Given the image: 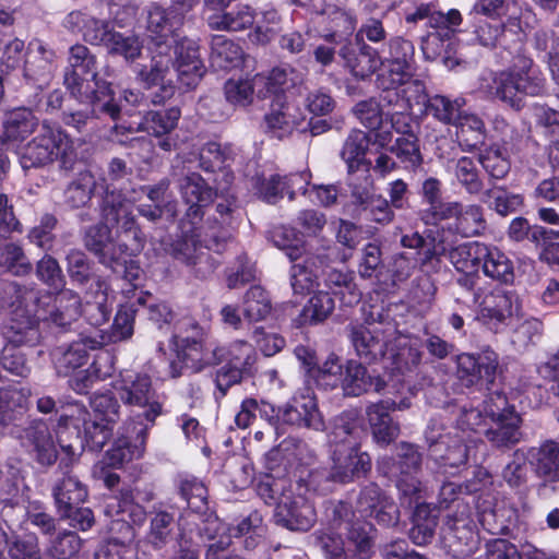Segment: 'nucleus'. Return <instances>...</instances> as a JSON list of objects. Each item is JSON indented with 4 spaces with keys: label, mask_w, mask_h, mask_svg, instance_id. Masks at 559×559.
I'll return each instance as SVG.
<instances>
[{
    "label": "nucleus",
    "mask_w": 559,
    "mask_h": 559,
    "mask_svg": "<svg viewBox=\"0 0 559 559\" xmlns=\"http://www.w3.org/2000/svg\"><path fill=\"white\" fill-rule=\"evenodd\" d=\"M485 248L479 241L464 242L450 249L448 258L457 272L478 271Z\"/></svg>",
    "instance_id": "obj_49"
},
{
    "label": "nucleus",
    "mask_w": 559,
    "mask_h": 559,
    "mask_svg": "<svg viewBox=\"0 0 559 559\" xmlns=\"http://www.w3.org/2000/svg\"><path fill=\"white\" fill-rule=\"evenodd\" d=\"M465 98L436 94L428 98L426 112L443 124L453 126L463 115Z\"/></svg>",
    "instance_id": "obj_46"
},
{
    "label": "nucleus",
    "mask_w": 559,
    "mask_h": 559,
    "mask_svg": "<svg viewBox=\"0 0 559 559\" xmlns=\"http://www.w3.org/2000/svg\"><path fill=\"white\" fill-rule=\"evenodd\" d=\"M456 372L460 379L493 384L497 376L502 373L499 355L489 346L480 353H461L455 357Z\"/></svg>",
    "instance_id": "obj_21"
},
{
    "label": "nucleus",
    "mask_w": 559,
    "mask_h": 559,
    "mask_svg": "<svg viewBox=\"0 0 559 559\" xmlns=\"http://www.w3.org/2000/svg\"><path fill=\"white\" fill-rule=\"evenodd\" d=\"M79 417H82V443L83 450L99 452L112 437L114 424L99 420H91L90 413L85 408L76 409Z\"/></svg>",
    "instance_id": "obj_42"
},
{
    "label": "nucleus",
    "mask_w": 559,
    "mask_h": 559,
    "mask_svg": "<svg viewBox=\"0 0 559 559\" xmlns=\"http://www.w3.org/2000/svg\"><path fill=\"white\" fill-rule=\"evenodd\" d=\"M453 126L457 129L456 138L463 151L473 152L485 144L486 128L478 116L464 111Z\"/></svg>",
    "instance_id": "obj_41"
},
{
    "label": "nucleus",
    "mask_w": 559,
    "mask_h": 559,
    "mask_svg": "<svg viewBox=\"0 0 559 559\" xmlns=\"http://www.w3.org/2000/svg\"><path fill=\"white\" fill-rule=\"evenodd\" d=\"M245 51L242 47L225 35H213L211 38L210 61L212 67L229 70L241 64Z\"/></svg>",
    "instance_id": "obj_40"
},
{
    "label": "nucleus",
    "mask_w": 559,
    "mask_h": 559,
    "mask_svg": "<svg viewBox=\"0 0 559 559\" xmlns=\"http://www.w3.org/2000/svg\"><path fill=\"white\" fill-rule=\"evenodd\" d=\"M273 523L290 532H308L317 522L314 506L301 492L293 488L276 503Z\"/></svg>",
    "instance_id": "obj_20"
},
{
    "label": "nucleus",
    "mask_w": 559,
    "mask_h": 559,
    "mask_svg": "<svg viewBox=\"0 0 559 559\" xmlns=\"http://www.w3.org/2000/svg\"><path fill=\"white\" fill-rule=\"evenodd\" d=\"M483 202L489 203L490 209L499 215L507 216L523 206L524 198L522 194L508 192L502 187H495L484 192Z\"/></svg>",
    "instance_id": "obj_59"
},
{
    "label": "nucleus",
    "mask_w": 559,
    "mask_h": 559,
    "mask_svg": "<svg viewBox=\"0 0 559 559\" xmlns=\"http://www.w3.org/2000/svg\"><path fill=\"white\" fill-rule=\"evenodd\" d=\"M8 290L14 299L2 333L12 346L36 345L40 337L39 322L66 329L81 316V298L71 289L51 294L11 283Z\"/></svg>",
    "instance_id": "obj_1"
},
{
    "label": "nucleus",
    "mask_w": 559,
    "mask_h": 559,
    "mask_svg": "<svg viewBox=\"0 0 559 559\" xmlns=\"http://www.w3.org/2000/svg\"><path fill=\"white\" fill-rule=\"evenodd\" d=\"M217 186V202L214 213L209 215L200 225L187 227L182 224V234L173 245L175 259L189 265H198L203 261L209 263L206 251L219 253L231 238L233 231L240 223V210L236 195L229 191V186L214 178Z\"/></svg>",
    "instance_id": "obj_3"
},
{
    "label": "nucleus",
    "mask_w": 559,
    "mask_h": 559,
    "mask_svg": "<svg viewBox=\"0 0 559 559\" xmlns=\"http://www.w3.org/2000/svg\"><path fill=\"white\" fill-rule=\"evenodd\" d=\"M261 17L258 20L253 31L249 34L252 43L258 45H266L272 41L281 32V16L273 7H266L260 12Z\"/></svg>",
    "instance_id": "obj_57"
},
{
    "label": "nucleus",
    "mask_w": 559,
    "mask_h": 559,
    "mask_svg": "<svg viewBox=\"0 0 559 559\" xmlns=\"http://www.w3.org/2000/svg\"><path fill=\"white\" fill-rule=\"evenodd\" d=\"M294 71L284 68H274L267 75L257 74L255 83L259 87L258 96L265 98L274 96V100L287 99L286 93H290V87L295 86Z\"/></svg>",
    "instance_id": "obj_44"
},
{
    "label": "nucleus",
    "mask_w": 559,
    "mask_h": 559,
    "mask_svg": "<svg viewBox=\"0 0 559 559\" xmlns=\"http://www.w3.org/2000/svg\"><path fill=\"white\" fill-rule=\"evenodd\" d=\"M108 195H115L118 203L124 204L130 213V216H134L131 211V202L122 198L121 193L107 192L100 203V216L102 222L95 226L90 227L84 237L86 248L93 252L102 264L112 263V261L121 260L126 258L122 255H116L118 252V242L120 240H128L123 234L122 223L124 221L123 213L119 214V221L110 222L105 219L103 209L105 201Z\"/></svg>",
    "instance_id": "obj_14"
},
{
    "label": "nucleus",
    "mask_w": 559,
    "mask_h": 559,
    "mask_svg": "<svg viewBox=\"0 0 559 559\" xmlns=\"http://www.w3.org/2000/svg\"><path fill=\"white\" fill-rule=\"evenodd\" d=\"M357 510L366 518H374L378 523L390 526L397 523L400 512L393 500L384 495L376 484H369L360 491Z\"/></svg>",
    "instance_id": "obj_27"
},
{
    "label": "nucleus",
    "mask_w": 559,
    "mask_h": 559,
    "mask_svg": "<svg viewBox=\"0 0 559 559\" xmlns=\"http://www.w3.org/2000/svg\"><path fill=\"white\" fill-rule=\"evenodd\" d=\"M334 306V299L329 293L319 292L305 305L297 322L299 325L321 322L329 317Z\"/></svg>",
    "instance_id": "obj_56"
},
{
    "label": "nucleus",
    "mask_w": 559,
    "mask_h": 559,
    "mask_svg": "<svg viewBox=\"0 0 559 559\" xmlns=\"http://www.w3.org/2000/svg\"><path fill=\"white\" fill-rule=\"evenodd\" d=\"M304 112L287 99L273 100L271 110L265 115V123L275 136H283L304 121Z\"/></svg>",
    "instance_id": "obj_39"
},
{
    "label": "nucleus",
    "mask_w": 559,
    "mask_h": 559,
    "mask_svg": "<svg viewBox=\"0 0 559 559\" xmlns=\"http://www.w3.org/2000/svg\"><path fill=\"white\" fill-rule=\"evenodd\" d=\"M355 48L352 47V75L358 79L369 78L380 66L376 49L367 45L362 37L355 36Z\"/></svg>",
    "instance_id": "obj_48"
},
{
    "label": "nucleus",
    "mask_w": 559,
    "mask_h": 559,
    "mask_svg": "<svg viewBox=\"0 0 559 559\" xmlns=\"http://www.w3.org/2000/svg\"><path fill=\"white\" fill-rule=\"evenodd\" d=\"M439 222L450 221L448 229L461 237H476L487 228L484 209L478 204H463L461 202H447L442 206Z\"/></svg>",
    "instance_id": "obj_24"
},
{
    "label": "nucleus",
    "mask_w": 559,
    "mask_h": 559,
    "mask_svg": "<svg viewBox=\"0 0 559 559\" xmlns=\"http://www.w3.org/2000/svg\"><path fill=\"white\" fill-rule=\"evenodd\" d=\"M331 447L330 467L310 469L307 477L296 480L298 489L328 496L349 483V413L344 411L332 421L328 433Z\"/></svg>",
    "instance_id": "obj_7"
},
{
    "label": "nucleus",
    "mask_w": 559,
    "mask_h": 559,
    "mask_svg": "<svg viewBox=\"0 0 559 559\" xmlns=\"http://www.w3.org/2000/svg\"><path fill=\"white\" fill-rule=\"evenodd\" d=\"M25 388L0 386V425L7 426L22 416L28 406Z\"/></svg>",
    "instance_id": "obj_45"
},
{
    "label": "nucleus",
    "mask_w": 559,
    "mask_h": 559,
    "mask_svg": "<svg viewBox=\"0 0 559 559\" xmlns=\"http://www.w3.org/2000/svg\"><path fill=\"white\" fill-rule=\"evenodd\" d=\"M492 90L496 97L519 110L526 96L544 94L546 79L533 59L519 55L508 70L497 74Z\"/></svg>",
    "instance_id": "obj_11"
},
{
    "label": "nucleus",
    "mask_w": 559,
    "mask_h": 559,
    "mask_svg": "<svg viewBox=\"0 0 559 559\" xmlns=\"http://www.w3.org/2000/svg\"><path fill=\"white\" fill-rule=\"evenodd\" d=\"M469 502H460L457 512L447 515L440 530V546L454 559H467L480 545Z\"/></svg>",
    "instance_id": "obj_13"
},
{
    "label": "nucleus",
    "mask_w": 559,
    "mask_h": 559,
    "mask_svg": "<svg viewBox=\"0 0 559 559\" xmlns=\"http://www.w3.org/2000/svg\"><path fill=\"white\" fill-rule=\"evenodd\" d=\"M255 90H260L255 75L251 79H229L224 85L226 100L234 106L250 105Z\"/></svg>",
    "instance_id": "obj_64"
},
{
    "label": "nucleus",
    "mask_w": 559,
    "mask_h": 559,
    "mask_svg": "<svg viewBox=\"0 0 559 559\" xmlns=\"http://www.w3.org/2000/svg\"><path fill=\"white\" fill-rule=\"evenodd\" d=\"M397 449V460L383 456L378 461L377 468L383 476L395 480L402 496V503L408 507L416 504L409 538L415 545L424 546L433 537L437 516L431 514L428 506L419 504L420 483L416 474L420 468L421 454L414 444L408 442H401Z\"/></svg>",
    "instance_id": "obj_5"
},
{
    "label": "nucleus",
    "mask_w": 559,
    "mask_h": 559,
    "mask_svg": "<svg viewBox=\"0 0 559 559\" xmlns=\"http://www.w3.org/2000/svg\"><path fill=\"white\" fill-rule=\"evenodd\" d=\"M0 532L10 559H43L38 537L35 534H13L8 537L3 530Z\"/></svg>",
    "instance_id": "obj_53"
},
{
    "label": "nucleus",
    "mask_w": 559,
    "mask_h": 559,
    "mask_svg": "<svg viewBox=\"0 0 559 559\" xmlns=\"http://www.w3.org/2000/svg\"><path fill=\"white\" fill-rule=\"evenodd\" d=\"M64 85L80 103H91L94 110L108 114L112 120L118 118L121 106L116 103L110 84L97 78L96 59L86 46L70 48Z\"/></svg>",
    "instance_id": "obj_6"
},
{
    "label": "nucleus",
    "mask_w": 559,
    "mask_h": 559,
    "mask_svg": "<svg viewBox=\"0 0 559 559\" xmlns=\"http://www.w3.org/2000/svg\"><path fill=\"white\" fill-rule=\"evenodd\" d=\"M318 412V403L312 386H304L285 405L281 417L286 424L309 427Z\"/></svg>",
    "instance_id": "obj_33"
},
{
    "label": "nucleus",
    "mask_w": 559,
    "mask_h": 559,
    "mask_svg": "<svg viewBox=\"0 0 559 559\" xmlns=\"http://www.w3.org/2000/svg\"><path fill=\"white\" fill-rule=\"evenodd\" d=\"M29 59L26 60L23 70L24 78L43 87L51 80L56 66V55L47 49L40 40L29 43Z\"/></svg>",
    "instance_id": "obj_30"
},
{
    "label": "nucleus",
    "mask_w": 559,
    "mask_h": 559,
    "mask_svg": "<svg viewBox=\"0 0 559 559\" xmlns=\"http://www.w3.org/2000/svg\"><path fill=\"white\" fill-rule=\"evenodd\" d=\"M536 477L545 483H559V443L546 440L538 447H532L526 453Z\"/></svg>",
    "instance_id": "obj_29"
},
{
    "label": "nucleus",
    "mask_w": 559,
    "mask_h": 559,
    "mask_svg": "<svg viewBox=\"0 0 559 559\" xmlns=\"http://www.w3.org/2000/svg\"><path fill=\"white\" fill-rule=\"evenodd\" d=\"M78 151L74 140L59 126L46 122L38 134L21 151L20 163L23 169L41 167L58 162L66 171L74 168Z\"/></svg>",
    "instance_id": "obj_10"
},
{
    "label": "nucleus",
    "mask_w": 559,
    "mask_h": 559,
    "mask_svg": "<svg viewBox=\"0 0 559 559\" xmlns=\"http://www.w3.org/2000/svg\"><path fill=\"white\" fill-rule=\"evenodd\" d=\"M95 287L94 299H87L84 306L81 305V314L92 326L97 328L109 320L112 311V300H110L108 285L105 281H96Z\"/></svg>",
    "instance_id": "obj_43"
},
{
    "label": "nucleus",
    "mask_w": 559,
    "mask_h": 559,
    "mask_svg": "<svg viewBox=\"0 0 559 559\" xmlns=\"http://www.w3.org/2000/svg\"><path fill=\"white\" fill-rule=\"evenodd\" d=\"M352 204L361 206L366 218L379 224H388L394 217L389 201L373 192L372 180L369 177H366V185L362 190L355 188L352 191Z\"/></svg>",
    "instance_id": "obj_32"
},
{
    "label": "nucleus",
    "mask_w": 559,
    "mask_h": 559,
    "mask_svg": "<svg viewBox=\"0 0 559 559\" xmlns=\"http://www.w3.org/2000/svg\"><path fill=\"white\" fill-rule=\"evenodd\" d=\"M272 311V302L267 292L260 285L251 286L242 300L243 317L250 322L265 320Z\"/></svg>",
    "instance_id": "obj_54"
},
{
    "label": "nucleus",
    "mask_w": 559,
    "mask_h": 559,
    "mask_svg": "<svg viewBox=\"0 0 559 559\" xmlns=\"http://www.w3.org/2000/svg\"><path fill=\"white\" fill-rule=\"evenodd\" d=\"M441 181L435 177H429L423 182L421 194L425 202L428 204L427 209L419 212V218L426 225H436L439 223V215L441 216L442 206L447 202L441 201Z\"/></svg>",
    "instance_id": "obj_55"
},
{
    "label": "nucleus",
    "mask_w": 559,
    "mask_h": 559,
    "mask_svg": "<svg viewBox=\"0 0 559 559\" xmlns=\"http://www.w3.org/2000/svg\"><path fill=\"white\" fill-rule=\"evenodd\" d=\"M474 9L489 19L508 16L507 22L511 25H515L520 20L518 11L521 8L518 0H478Z\"/></svg>",
    "instance_id": "obj_63"
},
{
    "label": "nucleus",
    "mask_w": 559,
    "mask_h": 559,
    "mask_svg": "<svg viewBox=\"0 0 559 559\" xmlns=\"http://www.w3.org/2000/svg\"><path fill=\"white\" fill-rule=\"evenodd\" d=\"M38 120L31 109L16 108L7 114L3 121L4 135L10 141H23L31 134Z\"/></svg>",
    "instance_id": "obj_52"
},
{
    "label": "nucleus",
    "mask_w": 559,
    "mask_h": 559,
    "mask_svg": "<svg viewBox=\"0 0 559 559\" xmlns=\"http://www.w3.org/2000/svg\"><path fill=\"white\" fill-rule=\"evenodd\" d=\"M108 53L121 56L128 62L140 57L142 43L134 34H127L114 31L105 45Z\"/></svg>",
    "instance_id": "obj_62"
},
{
    "label": "nucleus",
    "mask_w": 559,
    "mask_h": 559,
    "mask_svg": "<svg viewBox=\"0 0 559 559\" xmlns=\"http://www.w3.org/2000/svg\"><path fill=\"white\" fill-rule=\"evenodd\" d=\"M175 489L192 512L205 514L209 511V489L203 479L188 473L178 474Z\"/></svg>",
    "instance_id": "obj_35"
},
{
    "label": "nucleus",
    "mask_w": 559,
    "mask_h": 559,
    "mask_svg": "<svg viewBox=\"0 0 559 559\" xmlns=\"http://www.w3.org/2000/svg\"><path fill=\"white\" fill-rule=\"evenodd\" d=\"M175 62L170 58L169 74L164 82L155 86H160L162 98L170 97L175 92L174 76L187 88L194 87L205 72V67L200 56V47L197 40L183 37L176 38Z\"/></svg>",
    "instance_id": "obj_16"
},
{
    "label": "nucleus",
    "mask_w": 559,
    "mask_h": 559,
    "mask_svg": "<svg viewBox=\"0 0 559 559\" xmlns=\"http://www.w3.org/2000/svg\"><path fill=\"white\" fill-rule=\"evenodd\" d=\"M426 439L429 442L428 455L435 463L448 472V467L456 468L464 465L469 455V449L457 437L449 435L435 436L433 429L428 428Z\"/></svg>",
    "instance_id": "obj_26"
},
{
    "label": "nucleus",
    "mask_w": 559,
    "mask_h": 559,
    "mask_svg": "<svg viewBox=\"0 0 559 559\" xmlns=\"http://www.w3.org/2000/svg\"><path fill=\"white\" fill-rule=\"evenodd\" d=\"M180 115V110L176 107L164 110H151L136 123V127L132 124L128 127L116 124L114 131L116 133H118L119 130H126L129 133L144 131L156 138H162L169 134L177 127Z\"/></svg>",
    "instance_id": "obj_31"
},
{
    "label": "nucleus",
    "mask_w": 559,
    "mask_h": 559,
    "mask_svg": "<svg viewBox=\"0 0 559 559\" xmlns=\"http://www.w3.org/2000/svg\"><path fill=\"white\" fill-rule=\"evenodd\" d=\"M255 16L253 8L239 3L230 10L209 13L206 22L213 31L241 32L253 25Z\"/></svg>",
    "instance_id": "obj_36"
},
{
    "label": "nucleus",
    "mask_w": 559,
    "mask_h": 559,
    "mask_svg": "<svg viewBox=\"0 0 559 559\" xmlns=\"http://www.w3.org/2000/svg\"><path fill=\"white\" fill-rule=\"evenodd\" d=\"M481 269L487 277L493 281L511 284L514 281V267L512 261L506 253L495 247L485 248Z\"/></svg>",
    "instance_id": "obj_47"
},
{
    "label": "nucleus",
    "mask_w": 559,
    "mask_h": 559,
    "mask_svg": "<svg viewBox=\"0 0 559 559\" xmlns=\"http://www.w3.org/2000/svg\"><path fill=\"white\" fill-rule=\"evenodd\" d=\"M117 200L118 199L115 195L107 197L103 209L104 217L107 221L117 223L119 221V214L123 213V234L126 238L130 239L120 240L118 242V252L116 255L123 254L126 258L120 261H112V263H105L104 265L111 269L112 272L117 274H122L123 280L133 288H136V282L140 280L141 269L131 258L143 249L145 237L138 227L135 217L130 216L126 205L118 203Z\"/></svg>",
    "instance_id": "obj_12"
},
{
    "label": "nucleus",
    "mask_w": 559,
    "mask_h": 559,
    "mask_svg": "<svg viewBox=\"0 0 559 559\" xmlns=\"http://www.w3.org/2000/svg\"><path fill=\"white\" fill-rule=\"evenodd\" d=\"M233 147L217 142H209L199 153V165L205 173L217 174L226 185H231L234 175L229 170Z\"/></svg>",
    "instance_id": "obj_38"
},
{
    "label": "nucleus",
    "mask_w": 559,
    "mask_h": 559,
    "mask_svg": "<svg viewBox=\"0 0 559 559\" xmlns=\"http://www.w3.org/2000/svg\"><path fill=\"white\" fill-rule=\"evenodd\" d=\"M82 417L79 414H62L56 425L57 442L64 453L59 462V468H70L75 457L83 451Z\"/></svg>",
    "instance_id": "obj_28"
},
{
    "label": "nucleus",
    "mask_w": 559,
    "mask_h": 559,
    "mask_svg": "<svg viewBox=\"0 0 559 559\" xmlns=\"http://www.w3.org/2000/svg\"><path fill=\"white\" fill-rule=\"evenodd\" d=\"M120 399L126 405L144 411L128 417L117 430L110 448L104 455L111 465L124 467L144 457L151 429L164 414V401L154 386H120Z\"/></svg>",
    "instance_id": "obj_4"
},
{
    "label": "nucleus",
    "mask_w": 559,
    "mask_h": 559,
    "mask_svg": "<svg viewBox=\"0 0 559 559\" xmlns=\"http://www.w3.org/2000/svg\"><path fill=\"white\" fill-rule=\"evenodd\" d=\"M62 477L58 479L52 488V497L56 510H71V506L83 504L87 497V487L73 475L70 468H60Z\"/></svg>",
    "instance_id": "obj_37"
},
{
    "label": "nucleus",
    "mask_w": 559,
    "mask_h": 559,
    "mask_svg": "<svg viewBox=\"0 0 559 559\" xmlns=\"http://www.w3.org/2000/svg\"><path fill=\"white\" fill-rule=\"evenodd\" d=\"M286 183L284 176H280L278 174L269 176L262 174L252 178V188L254 193L259 199L269 204H275L277 201L283 199L286 194Z\"/></svg>",
    "instance_id": "obj_61"
},
{
    "label": "nucleus",
    "mask_w": 559,
    "mask_h": 559,
    "mask_svg": "<svg viewBox=\"0 0 559 559\" xmlns=\"http://www.w3.org/2000/svg\"><path fill=\"white\" fill-rule=\"evenodd\" d=\"M396 393L402 396L401 400L386 399L370 405L367 409L369 425L376 442L386 447L393 442L400 433L399 424L393 423L389 412L395 409H405L411 405V397L415 396L416 386H401Z\"/></svg>",
    "instance_id": "obj_19"
},
{
    "label": "nucleus",
    "mask_w": 559,
    "mask_h": 559,
    "mask_svg": "<svg viewBox=\"0 0 559 559\" xmlns=\"http://www.w3.org/2000/svg\"><path fill=\"white\" fill-rule=\"evenodd\" d=\"M415 48L411 40L393 37L389 41V57L384 69L377 75L378 87H392L405 82L413 71Z\"/></svg>",
    "instance_id": "obj_22"
},
{
    "label": "nucleus",
    "mask_w": 559,
    "mask_h": 559,
    "mask_svg": "<svg viewBox=\"0 0 559 559\" xmlns=\"http://www.w3.org/2000/svg\"><path fill=\"white\" fill-rule=\"evenodd\" d=\"M331 447L330 467L310 469L307 477L296 480L298 489L328 496L349 483V413L344 411L332 421L328 433Z\"/></svg>",
    "instance_id": "obj_8"
},
{
    "label": "nucleus",
    "mask_w": 559,
    "mask_h": 559,
    "mask_svg": "<svg viewBox=\"0 0 559 559\" xmlns=\"http://www.w3.org/2000/svg\"><path fill=\"white\" fill-rule=\"evenodd\" d=\"M175 516L173 513L160 510L154 513L150 521V528L144 543L155 550L164 549L173 539Z\"/></svg>",
    "instance_id": "obj_51"
},
{
    "label": "nucleus",
    "mask_w": 559,
    "mask_h": 559,
    "mask_svg": "<svg viewBox=\"0 0 559 559\" xmlns=\"http://www.w3.org/2000/svg\"><path fill=\"white\" fill-rule=\"evenodd\" d=\"M25 438L32 447L35 461L43 467L53 465L58 460V451L47 424L43 420L33 421L25 429Z\"/></svg>",
    "instance_id": "obj_34"
},
{
    "label": "nucleus",
    "mask_w": 559,
    "mask_h": 559,
    "mask_svg": "<svg viewBox=\"0 0 559 559\" xmlns=\"http://www.w3.org/2000/svg\"><path fill=\"white\" fill-rule=\"evenodd\" d=\"M479 319L496 332L507 324V320L519 311V298L513 292L493 289L477 304Z\"/></svg>",
    "instance_id": "obj_25"
},
{
    "label": "nucleus",
    "mask_w": 559,
    "mask_h": 559,
    "mask_svg": "<svg viewBox=\"0 0 559 559\" xmlns=\"http://www.w3.org/2000/svg\"><path fill=\"white\" fill-rule=\"evenodd\" d=\"M183 17L175 11H168L153 4L147 15V33L151 38L152 62L150 71L142 69L139 72L141 81L147 86L164 82L169 74L170 49L173 41L179 38L177 33L182 25Z\"/></svg>",
    "instance_id": "obj_9"
},
{
    "label": "nucleus",
    "mask_w": 559,
    "mask_h": 559,
    "mask_svg": "<svg viewBox=\"0 0 559 559\" xmlns=\"http://www.w3.org/2000/svg\"><path fill=\"white\" fill-rule=\"evenodd\" d=\"M189 329L175 334L171 345L177 361L169 366L171 378H177L183 370L198 372L212 362L222 365L216 370L215 384H240L253 374L257 359L254 347L246 341H234L227 346H217L211 354L204 349V331L197 322H189Z\"/></svg>",
    "instance_id": "obj_2"
},
{
    "label": "nucleus",
    "mask_w": 559,
    "mask_h": 559,
    "mask_svg": "<svg viewBox=\"0 0 559 559\" xmlns=\"http://www.w3.org/2000/svg\"><path fill=\"white\" fill-rule=\"evenodd\" d=\"M485 412L490 417V423L484 429V435L492 445L508 448L520 441L521 418L501 390L486 395Z\"/></svg>",
    "instance_id": "obj_15"
},
{
    "label": "nucleus",
    "mask_w": 559,
    "mask_h": 559,
    "mask_svg": "<svg viewBox=\"0 0 559 559\" xmlns=\"http://www.w3.org/2000/svg\"><path fill=\"white\" fill-rule=\"evenodd\" d=\"M106 335L102 330L81 333L78 340L57 347L52 353L56 371L61 377L75 374L90 359V352L102 348Z\"/></svg>",
    "instance_id": "obj_18"
},
{
    "label": "nucleus",
    "mask_w": 559,
    "mask_h": 559,
    "mask_svg": "<svg viewBox=\"0 0 559 559\" xmlns=\"http://www.w3.org/2000/svg\"><path fill=\"white\" fill-rule=\"evenodd\" d=\"M95 178L90 171H81L64 191V202L72 209L85 206L93 194Z\"/></svg>",
    "instance_id": "obj_58"
},
{
    "label": "nucleus",
    "mask_w": 559,
    "mask_h": 559,
    "mask_svg": "<svg viewBox=\"0 0 559 559\" xmlns=\"http://www.w3.org/2000/svg\"><path fill=\"white\" fill-rule=\"evenodd\" d=\"M419 21H426V24L433 28L423 40V49H428L430 45H436L435 52H440L437 41L443 46L444 39H449L461 26L462 14L456 9H451L447 13L437 10L433 3H420L414 10L405 13L407 24H417Z\"/></svg>",
    "instance_id": "obj_17"
},
{
    "label": "nucleus",
    "mask_w": 559,
    "mask_h": 559,
    "mask_svg": "<svg viewBox=\"0 0 559 559\" xmlns=\"http://www.w3.org/2000/svg\"><path fill=\"white\" fill-rule=\"evenodd\" d=\"M448 169L454 175L457 182L469 194H478L483 189V181L476 162L468 156H461L448 162Z\"/></svg>",
    "instance_id": "obj_50"
},
{
    "label": "nucleus",
    "mask_w": 559,
    "mask_h": 559,
    "mask_svg": "<svg viewBox=\"0 0 559 559\" xmlns=\"http://www.w3.org/2000/svg\"><path fill=\"white\" fill-rule=\"evenodd\" d=\"M504 29L506 21L503 19H479L474 25V40L483 47L495 48L501 44Z\"/></svg>",
    "instance_id": "obj_60"
},
{
    "label": "nucleus",
    "mask_w": 559,
    "mask_h": 559,
    "mask_svg": "<svg viewBox=\"0 0 559 559\" xmlns=\"http://www.w3.org/2000/svg\"><path fill=\"white\" fill-rule=\"evenodd\" d=\"M178 190L187 205L186 218L193 227L202 221L204 209L217 197V188H212L200 174L191 171L179 179Z\"/></svg>",
    "instance_id": "obj_23"
}]
</instances>
